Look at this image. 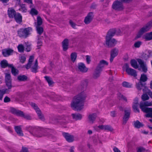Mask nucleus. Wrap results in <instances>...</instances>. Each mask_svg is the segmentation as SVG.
<instances>
[{
	"label": "nucleus",
	"mask_w": 152,
	"mask_h": 152,
	"mask_svg": "<svg viewBox=\"0 0 152 152\" xmlns=\"http://www.w3.org/2000/svg\"><path fill=\"white\" fill-rule=\"evenodd\" d=\"M88 84L87 80L81 81L78 88L81 92L74 98L71 103V107L74 110H80L83 108V103L86 97L85 91L87 89Z\"/></svg>",
	"instance_id": "1"
},
{
	"label": "nucleus",
	"mask_w": 152,
	"mask_h": 152,
	"mask_svg": "<svg viewBox=\"0 0 152 152\" xmlns=\"http://www.w3.org/2000/svg\"><path fill=\"white\" fill-rule=\"evenodd\" d=\"M115 33L114 30H110L108 32L106 37V43L109 47H113L116 44V41L115 39L112 38Z\"/></svg>",
	"instance_id": "2"
},
{
	"label": "nucleus",
	"mask_w": 152,
	"mask_h": 152,
	"mask_svg": "<svg viewBox=\"0 0 152 152\" xmlns=\"http://www.w3.org/2000/svg\"><path fill=\"white\" fill-rule=\"evenodd\" d=\"M32 30V28L30 27L20 28L17 31L18 36L20 37L26 38L30 35Z\"/></svg>",
	"instance_id": "3"
},
{
	"label": "nucleus",
	"mask_w": 152,
	"mask_h": 152,
	"mask_svg": "<svg viewBox=\"0 0 152 152\" xmlns=\"http://www.w3.org/2000/svg\"><path fill=\"white\" fill-rule=\"evenodd\" d=\"M132 0H119L115 1L112 5L113 9L118 11L121 10L123 9L122 5L123 2H129Z\"/></svg>",
	"instance_id": "4"
},
{
	"label": "nucleus",
	"mask_w": 152,
	"mask_h": 152,
	"mask_svg": "<svg viewBox=\"0 0 152 152\" xmlns=\"http://www.w3.org/2000/svg\"><path fill=\"white\" fill-rule=\"evenodd\" d=\"M152 105V102H141L140 103V107L142 111L145 113L152 112V108L147 107L146 106H150Z\"/></svg>",
	"instance_id": "5"
},
{
	"label": "nucleus",
	"mask_w": 152,
	"mask_h": 152,
	"mask_svg": "<svg viewBox=\"0 0 152 152\" xmlns=\"http://www.w3.org/2000/svg\"><path fill=\"white\" fill-rule=\"evenodd\" d=\"M152 27V21L148 22L141 28L138 32V35L140 36L144 33L148 31Z\"/></svg>",
	"instance_id": "6"
},
{
	"label": "nucleus",
	"mask_w": 152,
	"mask_h": 152,
	"mask_svg": "<svg viewBox=\"0 0 152 152\" xmlns=\"http://www.w3.org/2000/svg\"><path fill=\"white\" fill-rule=\"evenodd\" d=\"M124 67L126 69V71L127 73L129 75L136 77L137 76L136 71L134 69L129 67L128 64H126L124 65Z\"/></svg>",
	"instance_id": "7"
},
{
	"label": "nucleus",
	"mask_w": 152,
	"mask_h": 152,
	"mask_svg": "<svg viewBox=\"0 0 152 152\" xmlns=\"http://www.w3.org/2000/svg\"><path fill=\"white\" fill-rule=\"evenodd\" d=\"M31 106L35 110L36 113L37 114L39 118L42 120L44 121V118L43 115L41 113V111L39 108L38 107L37 105L34 103H31Z\"/></svg>",
	"instance_id": "8"
},
{
	"label": "nucleus",
	"mask_w": 152,
	"mask_h": 152,
	"mask_svg": "<svg viewBox=\"0 0 152 152\" xmlns=\"http://www.w3.org/2000/svg\"><path fill=\"white\" fill-rule=\"evenodd\" d=\"M37 128L35 126H29L27 127V130L31 134L33 135L34 136L37 137H41L43 136V135L41 134H37L34 133Z\"/></svg>",
	"instance_id": "9"
},
{
	"label": "nucleus",
	"mask_w": 152,
	"mask_h": 152,
	"mask_svg": "<svg viewBox=\"0 0 152 152\" xmlns=\"http://www.w3.org/2000/svg\"><path fill=\"white\" fill-rule=\"evenodd\" d=\"M137 61L140 65V67L142 68L143 72H146L147 70V67L145 63L140 59H138Z\"/></svg>",
	"instance_id": "10"
},
{
	"label": "nucleus",
	"mask_w": 152,
	"mask_h": 152,
	"mask_svg": "<svg viewBox=\"0 0 152 152\" xmlns=\"http://www.w3.org/2000/svg\"><path fill=\"white\" fill-rule=\"evenodd\" d=\"M14 51L10 48L5 49L2 50V54L4 57H7L11 55Z\"/></svg>",
	"instance_id": "11"
},
{
	"label": "nucleus",
	"mask_w": 152,
	"mask_h": 152,
	"mask_svg": "<svg viewBox=\"0 0 152 152\" xmlns=\"http://www.w3.org/2000/svg\"><path fill=\"white\" fill-rule=\"evenodd\" d=\"M5 82L6 86H12V79L10 75L9 74L6 73L5 77Z\"/></svg>",
	"instance_id": "12"
},
{
	"label": "nucleus",
	"mask_w": 152,
	"mask_h": 152,
	"mask_svg": "<svg viewBox=\"0 0 152 152\" xmlns=\"http://www.w3.org/2000/svg\"><path fill=\"white\" fill-rule=\"evenodd\" d=\"M63 135L66 140L69 142H72L74 140V136L73 135H71L68 133H63Z\"/></svg>",
	"instance_id": "13"
},
{
	"label": "nucleus",
	"mask_w": 152,
	"mask_h": 152,
	"mask_svg": "<svg viewBox=\"0 0 152 152\" xmlns=\"http://www.w3.org/2000/svg\"><path fill=\"white\" fill-rule=\"evenodd\" d=\"M78 67L79 71L83 72H86L88 71V69L85 64L82 63H79L78 64Z\"/></svg>",
	"instance_id": "14"
},
{
	"label": "nucleus",
	"mask_w": 152,
	"mask_h": 152,
	"mask_svg": "<svg viewBox=\"0 0 152 152\" xmlns=\"http://www.w3.org/2000/svg\"><path fill=\"white\" fill-rule=\"evenodd\" d=\"M93 18V13L92 12L89 13L85 18L84 20L85 23L86 24L89 23L91 21Z\"/></svg>",
	"instance_id": "15"
},
{
	"label": "nucleus",
	"mask_w": 152,
	"mask_h": 152,
	"mask_svg": "<svg viewBox=\"0 0 152 152\" xmlns=\"http://www.w3.org/2000/svg\"><path fill=\"white\" fill-rule=\"evenodd\" d=\"M118 53V50L117 49L115 48L112 50L111 52V56L110 61L112 62L114 58L116 56Z\"/></svg>",
	"instance_id": "16"
},
{
	"label": "nucleus",
	"mask_w": 152,
	"mask_h": 152,
	"mask_svg": "<svg viewBox=\"0 0 152 152\" xmlns=\"http://www.w3.org/2000/svg\"><path fill=\"white\" fill-rule=\"evenodd\" d=\"M97 115L96 113H91L89 114L88 117V119L89 123L91 124L93 123Z\"/></svg>",
	"instance_id": "17"
},
{
	"label": "nucleus",
	"mask_w": 152,
	"mask_h": 152,
	"mask_svg": "<svg viewBox=\"0 0 152 152\" xmlns=\"http://www.w3.org/2000/svg\"><path fill=\"white\" fill-rule=\"evenodd\" d=\"M15 10L12 8H9L8 10V14L10 18H13L17 14Z\"/></svg>",
	"instance_id": "18"
},
{
	"label": "nucleus",
	"mask_w": 152,
	"mask_h": 152,
	"mask_svg": "<svg viewBox=\"0 0 152 152\" xmlns=\"http://www.w3.org/2000/svg\"><path fill=\"white\" fill-rule=\"evenodd\" d=\"M125 114L123 118V124H125L129 117L130 115V110H125Z\"/></svg>",
	"instance_id": "19"
},
{
	"label": "nucleus",
	"mask_w": 152,
	"mask_h": 152,
	"mask_svg": "<svg viewBox=\"0 0 152 152\" xmlns=\"http://www.w3.org/2000/svg\"><path fill=\"white\" fill-rule=\"evenodd\" d=\"M31 70L32 72L36 73L37 72V70L38 69V61L37 59H36L35 63L33 64H31Z\"/></svg>",
	"instance_id": "20"
},
{
	"label": "nucleus",
	"mask_w": 152,
	"mask_h": 152,
	"mask_svg": "<svg viewBox=\"0 0 152 152\" xmlns=\"http://www.w3.org/2000/svg\"><path fill=\"white\" fill-rule=\"evenodd\" d=\"M138 105V99L136 98L134 100L132 106L135 112H139V110L137 108Z\"/></svg>",
	"instance_id": "21"
},
{
	"label": "nucleus",
	"mask_w": 152,
	"mask_h": 152,
	"mask_svg": "<svg viewBox=\"0 0 152 152\" xmlns=\"http://www.w3.org/2000/svg\"><path fill=\"white\" fill-rule=\"evenodd\" d=\"M108 63L104 60H102L100 61L99 64L96 67L102 70V69L105 66H107Z\"/></svg>",
	"instance_id": "22"
},
{
	"label": "nucleus",
	"mask_w": 152,
	"mask_h": 152,
	"mask_svg": "<svg viewBox=\"0 0 152 152\" xmlns=\"http://www.w3.org/2000/svg\"><path fill=\"white\" fill-rule=\"evenodd\" d=\"M13 18L17 23H20L22 22V16L19 13H17Z\"/></svg>",
	"instance_id": "23"
},
{
	"label": "nucleus",
	"mask_w": 152,
	"mask_h": 152,
	"mask_svg": "<svg viewBox=\"0 0 152 152\" xmlns=\"http://www.w3.org/2000/svg\"><path fill=\"white\" fill-rule=\"evenodd\" d=\"M15 129L17 134L19 136H23V134L21 126H17L15 127Z\"/></svg>",
	"instance_id": "24"
},
{
	"label": "nucleus",
	"mask_w": 152,
	"mask_h": 152,
	"mask_svg": "<svg viewBox=\"0 0 152 152\" xmlns=\"http://www.w3.org/2000/svg\"><path fill=\"white\" fill-rule=\"evenodd\" d=\"M142 38L145 41H149L152 39V33L151 32L146 34L144 35Z\"/></svg>",
	"instance_id": "25"
},
{
	"label": "nucleus",
	"mask_w": 152,
	"mask_h": 152,
	"mask_svg": "<svg viewBox=\"0 0 152 152\" xmlns=\"http://www.w3.org/2000/svg\"><path fill=\"white\" fill-rule=\"evenodd\" d=\"M72 116L73 119L75 121L80 120L82 118V115L79 113H73Z\"/></svg>",
	"instance_id": "26"
},
{
	"label": "nucleus",
	"mask_w": 152,
	"mask_h": 152,
	"mask_svg": "<svg viewBox=\"0 0 152 152\" xmlns=\"http://www.w3.org/2000/svg\"><path fill=\"white\" fill-rule=\"evenodd\" d=\"M62 47L64 50L66 51L68 49V40L66 39H64L62 42Z\"/></svg>",
	"instance_id": "27"
},
{
	"label": "nucleus",
	"mask_w": 152,
	"mask_h": 152,
	"mask_svg": "<svg viewBox=\"0 0 152 152\" xmlns=\"http://www.w3.org/2000/svg\"><path fill=\"white\" fill-rule=\"evenodd\" d=\"M102 71V70L96 67L93 75L94 77L95 78H96L99 77L100 75V73Z\"/></svg>",
	"instance_id": "28"
},
{
	"label": "nucleus",
	"mask_w": 152,
	"mask_h": 152,
	"mask_svg": "<svg viewBox=\"0 0 152 152\" xmlns=\"http://www.w3.org/2000/svg\"><path fill=\"white\" fill-rule=\"evenodd\" d=\"M10 111L12 113L19 116H20V115L23 114L22 111L19 110H16L14 108H11Z\"/></svg>",
	"instance_id": "29"
},
{
	"label": "nucleus",
	"mask_w": 152,
	"mask_h": 152,
	"mask_svg": "<svg viewBox=\"0 0 152 152\" xmlns=\"http://www.w3.org/2000/svg\"><path fill=\"white\" fill-rule=\"evenodd\" d=\"M34 59V56H32L30 57L28 63L25 66L27 69H29L31 67V64H32V62Z\"/></svg>",
	"instance_id": "30"
},
{
	"label": "nucleus",
	"mask_w": 152,
	"mask_h": 152,
	"mask_svg": "<svg viewBox=\"0 0 152 152\" xmlns=\"http://www.w3.org/2000/svg\"><path fill=\"white\" fill-rule=\"evenodd\" d=\"M148 79L147 77V75L144 74H141V77L140 78V81L139 82H145Z\"/></svg>",
	"instance_id": "31"
},
{
	"label": "nucleus",
	"mask_w": 152,
	"mask_h": 152,
	"mask_svg": "<svg viewBox=\"0 0 152 152\" xmlns=\"http://www.w3.org/2000/svg\"><path fill=\"white\" fill-rule=\"evenodd\" d=\"M132 66L135 69L138 68V65L137 64V62L134 60H132L130 62Z\"/></svg>",
	"instance_id": "32"
},
{
	"label": "nucleus",
	"mask_w": 152,
	"mask_h": 152,
	"mask_svg": "<svg viewBox=\"0 0 152 152\" xmlns=\"http://www.w3.org/2000/svg\"><path fill=\"white\" fill-rule=\"evenodd\" d=\"M46 81L48 83V85L49 86H51L53 83L52 78L50 77L45 76L44 77Z\"/></svg>",
	"instance_id": "33"
},
{
	"label": "nucleus",
	"mask_w": 152,
	"mask_h": 152,
	"mask_svg": "<svg viewBox=\"0 0 152 152\" xmlns=\"http://www.w3.org/2000/svg\"><path fill=\"white\" fill-rule=\"evenodd\" d=\"M20 8L19 10L22 12H26L27 11V8L24 4H21L20 5Z\"/></svg>",
	"instance_id": "34"
},
{
	"label": "nucleus",
	"mask_w": 152,
	"mask_h": 152,
	"mask_svg": "<svg viewBox=\"0 0 152 152\" xmlns=\"http://www.w3.org/2000/svg\"><path fill=\"white\" fill-rule=\"evenodd\" d=\"M37 32L40 36L43 33V29L42 27L39 26H36Z\"/></svg>",
	"instance_id": "35"
},
{
	"label": "nucleus",
	"mask_w": 152,
	"mask_h": 152,
	"mask_svg": "<svg viewBox=\"0 0 152 152\" xmlns=\"http://www.w3.org/2000/svg\"><path fill=\"white\" fill-rule=\"evenodd\" d=\"M134 125L135 127L137 128H140L143 126L142 124L138 121L134 122Z\"/></svg>",
	"instance_id": "36"
},
{
	"label": "nucleus",
	"mask_w": 152,
	"mask_h": 152,
	"mask_svg": "<svg viewBox=\"0 0 152 152\" xmlns=\"http://www.w3.org/2000/svg\"><path fill=\"white\" fill-rule=\"evenodd\" d=\"M8 63L7 60H4L0 63L1 66L3 68H5L7 66Z\"/></svg>",
	"instance_id": "37"
},
{
	"label": "nucleus",
	"mask_w": 152,
	"mask_h": 152,
	"mask_svg": "<svg viewBox=\"0 0 152 152\" xmlns=\"http://www.w3.org/2000/svg\"><path fill=\"white\" fill-rule=\"evenodd\" d=\"M70 56L71 60L74 62L77 57V54L75 52L72 53L71 54Z\"/></svg>",
	"instance_id": "38"
},
{
	"label": "nucleus",
	"mask_w": 152,
	"mask_h": 152,
	"mask_svg": "<svg viewBox=\"0 0 152 152\" xmlns=\"http://www.w3.org/2000/svg\"><path fill=\"white\" fill-rule=\"evenodd\" d=\"M27 78V77L25 75H20L18 77V79L21 81H25L26 80Z\"/></svg>",
	"instance_id": "39"
},
{
	"label": "nucleus",
	"mask_w": 152,
	"mask_h": 152,
	"mask_svg": "<svg viewBox=\"0 0 152 152\" xmlns=\"http://www.w3.org/2000/svg\"><path fill=\"white\" fill-rule=\"evenodd\" d=\"M18 51L19 52L23 53L24 50V46L22 44H19L17 47Z\"/></svg>",
	"instance_id": "40"
},
{
	"label": "nucleus",
	"mask_w": 152,
	"mask_h": 152,
	"mask_svg": "<svg viewBox=\"0 0 152 152\" xmlns=\"http://www.w3.org/2000/svg\"><path fill=\"white\" fill-rule=\"evenodd\" d=\"M8 88L7 89H4L2 90L4 93L5 94H8L11 91V89L12 86H6Z\"/></svg>",
	"instance_id": "41"
},
{
	"label": "nucleus",
	"mask_w": 152,
	"mask_h": 152,
	"mask_svg": "<svg viewBox=\"0 0 152 152\" xmlns=\"http://www.w3.org/2000/svg\"><path fill=\"white\" fill-rule=\"evenodd\" d=\"M26 50L27 52H29L31 50V45L30 43L28 42L25 43Z\"/></svg>",
	"instance_id": "42"
},
{
	"label": "nucleus",
	"mask_w": 152,
	"mask_h": 152,
	"mask_svg": "<svg viewBox=\"0 0 152 152\" xmlns=\"http://www.w3.org/2000/svg\"><path fill=\"white\" fill-rule=\"evenodd\" d=\"M123 86L125 87L130 88L132 87V85L126 81H124L122 83Z\"/></svg>",
	"instance_id": "43"
},
{
	"label": "nucleus",
	"mask_w": 152,
	"mask_h": 152,
	"mask_svg": "<svg viewBox=\"0 0 152 152\" xmlns=\"http://www.w3.org/2000/svg\"><path fill=\"white\" fill-rule=\"evenodd\" d=\"M37 23L36 26H40L42 24V20L40 16H38L37 18Z\"/></svg>",
	"instance_id": "44"
},
{
	"label": "nucleus",
	"mask_w": 152,
	"mask_h": 152,
	"mask_svg": "<svg viewBox=\"0 0 152 152\" xmlns=\"http://www.w3.org/2000/svg\"><path fill=\"white\" fill-rule=\"evenodd\" d=\"M12 73L14 75H16L18 74V69L14 67H12L11 69Z\"/></svg>",
	"instance_id": "45"
},
{
	"label": "nucleus",
	"mask_w": 152,
	"mask_h": 152,
	"mask_svg": "<svg viewBox=\"0 0 152 152\" xmlns=\"http://www.w3.org/2000/svg\"><path fill=\"white\" fill-rule=\"evenodd\" d=\"M147 150H146L144 148L140 147L137 148V152H146Z\"/></svg>",
	"instance_id": "46"
},
{
	"label": "nucleus",
	"mask_w": 152,
	"mask_h": 152,
	"mask_svg": "<svg viewBox=\"0 0 152 152\" xmlns=\"http://www.w3.org/2000/svg\"><path fill=\"white\" fill-rule=\"evenodd\" d=\"M137 88L139 90L141 89L144 86L142 83V82H139L138 83L136 84Z\"/></svg>",
	"instance_id": "47"
},
{
	"label": "nucleus",
	"mask_w": 152,
	"mask_h": 152,
	"mask_svg": "<svg viewBox=\"0 0 152 152\" xmlns=\"http://www.w3.org/2000/svg\"><path fill=\"white\" fill-rule=\"evenodd\" d=\"M118 97L120 99H123L126 101H127L126 98L120 93H118Z\"/></svg>",
	"instance_id": "48"
},
{
	"label": "nucleus",
	"mask_w": 152,
	"mask_h": 152,
	"mask_svg": "<svg viewBox=\"0 0 152 152\" xmlns=\"http://www.w3.org/2000/svg\"><path fill=\"white\" fill-rule=\"evenodd\" d=\"M151 51L150 50H148L146 51L145 57L146 58H148L150 57L151 55Z\"/></svg>",
	"instance_id": "49"
},
{
	"label": "nucleus",
	"mask_w": 152,
	"mask_h": 152,
	"mask_svg": "<svg viewBox=\"0 0 152 152\" xmlns=\"http://www.w3.org/2000/svg\"><path fill=\"white\" fill-rule=\"evenodd\" d=\"M149 97L147 94H144L142 96V99L143 101H145L149 99Z\"/></svg>",
	"instance_id": "50"
},
{
	"label": "nucleus",
	"mask_w": 152,
	"mask_h": 152,
	"mask_svg": "<svg viewBox=\"0 0 152 152\" xmlns=\"http://www.w3.org/2000/svg\"><path fill=\"white\" fill-rule=\"evenodd\" d=\"M104 130H107L110 131H112L113 130V128L111 126L108 125H105Z\"/></svg>",
	"instance_id": "51"
},
{
	"label": "nucleus",
	"mask_w": 152,
	"mask_h": 152,
	"mask_svg": "<svg viewBox=\"0 0 152 152\" xmlns=\"http://www.w3.org/2000/svg\"><path fill=\"white\" fill-rule=\"evenodd\" d=\"M142 43V42H141L140 41H137L134 43V46L136 48H139L140 47Z\"/></svg>",
	"instance_id": "52"
},
{
	"label": "nucleus",
	"mask_w": 152,
	"mask_h": 152,
	"mask_svg": "<svg viewBox=\"0 0 152 152\" xmlns=\"http://www.w3.org/2000/svg\"><path fill=\"white\" fill-rule=\"evenodd\" d=\"M38 41L37 42V46L38 47H39L42 45V42L41 40H40V39L41 38V37L40 36H38Z\"/></svg>",
	"instance_id": "53"
},
{
	"label": "nucleus",
	"mask_w": 152,
	"mask_h": 152,
	"mask_svg": "<svg viewBox=\"0 0 152 152\" xmlns=\"http://www.w3.org/2000/svg\"><path fill=\"white\" fill-rule=\"evenodd\" d=\"M30 13L32 15H36L38 14V12L35 9L32 8L31 10Z\"/></svg>",
	"instance_id": "54"
},
{
	"label": "nucleus",
	"mask_w": 152,
	"mask_h": 152,
	"mask_svg": "<svg viewBox=\"0 0 152 152\" xmlns=\"http://www.w3.org/2000/svg\"><path fill=\"white\" fill-rule=\"evenodd\" d=\"M22 113V114L20 115V116L23 117L27 119H31V117L29 115H25L23 112Z\"/></svg>",
	"instance_id": "55"
},
{
	"label": "nucleus",
	"mask_w": 152,
	"mask_h": 152,
	"mask_svg": "<svg viewBox=\"0 0 152 152\" xmlns=\"http://www.w3.org/2000/svg\"><path fill=\"white\" fill-rule=\"evenodd\" d=\"M20 61L22 63H23L26 60V58L24 56H21L20 58Z\"/></svg>",
	"instance_id": "56"
},
{
	"label": "nucleus",
	"mask_w": 152,
	"mask_h": 152,
	"mask_svg": "<svg viewBox=\"0 0 152 152\" xmlns=\"http://www.w3.org/2000/svg\"><path fill=\"white\" fill-rule=\"evenodd\" d=\"M4 101L5 103L9 102L10 101V98L7 96H6L4 99Z\"/></svg>",
	"instance_id": "57"
},
{
	"label": "nucleus",
	"mask_w": 152,
	"mask_h": 152,
	"mask_svg": "<svg viewBox=\"0 0 152 152\" xmlns=\"http://www.w3.org/2000/svg\"><path fill=\"white\" fill-rule=\"evenodd\" d=\"M86 61L88 64H89L90 63L91 61V57L88 55H87L86 56Z\"/></svg>",
	"instance_id": "58"
},
{
	"label": "nucleus",
	"mask_w": 152,
	"mask_h": 152,
	"mask_svg": "<svg viewBox=\"0 0 152 152\" xmlns=\"http://www.w3.org/2000/svg\"><path fill=\"white\" fill-rule=\"evenodd\" d=\"M4 94L2 90H0V100H2L3 96Z\"/></svg>",
	"instance_id": "59"
},
{
	"label": "nucleus",
	"mask_w": 152,
	"mask_h": 152,
	"mask_svg": "<svg viewBox=\"0 0 152 152\" xmlns=\"http://www.w3.org/2000/svg\"><path fill=\"white\" fill-rule=\"evenodd\" d=\"M145 115V116L147 117L152 118V112H149Z\"/></svg>",
	"instance_id": "60"
},
{
	"label": "nucleus",
	"mask_w": 152,
	"mask_h": 152,
	"mask_svg": "<svg viewBox=\"0 0 152 152\" xmlns=\"http://www.w3.org/2000/svg\"><path fill=\"white\" fill-rule=\"evenodd\" d=\"M105 125H99L98 126H96L95 127L96 128H98L99 129L104 130Z\"/></svg>",
	"instance_id": "61"
},
{
	"label": "nucleus",
	"mask_w": 152,
	"mask_h": 152,
	"mask_svg": "<svg viewBox=\"0 0 152 152\" xmlns=\"http://www.w3.org/2000/svg\"><path fill=\"white\" fill-rule=\"evenodd\" d=\"M57 96H58L56 95L53 93L52 94V96H51V98L53 99L54 100H56L57 99Z\"/></svg>",
	"instance_id": "62"
},
{
	"label": "nucleus",
	"mask_w": 152,
	"mask_h": 152,
	"mask_svg": "<svg viewBox=\"0 0 152 152\" xmlns=\"http://www.w3.org/2000/svg\"><path fill=\"white\" fill-rule=\"evenodd\" d=\"M69 23L71 26L74 28H76V24L73 22L72 21L70 20Z\"/></svg>",
	"instance_id": "63"
},
{
	"label": "nucleus",
	"mask_w": 152,
	"mask_h": 152,
	"mask_svg": "<svg viewBox=\"0 0 152 152\" xmlns=\"http://www.w3.org/2000/svg\"><path fill=\"white\" fill-rule=\"evenodd\" d=\"M113 150L114 152H121L116 147L114 148Z\"/></svg>",
	"instance_id": "64"
}]
</instances>
